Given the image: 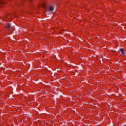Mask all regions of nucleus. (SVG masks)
<instances>
[{
	"mask_svg": "<svg viewBox=\"0 0 126 126\" xmlns=\"http://www.w3.org/2000/svg\"><path fill=\"white\" fill-rule=\"evenodd\" d=\"M53 10H54V7L51 6L48 7V11H53Z\"/></svg>",
	"mask_w": 126,
	"mask_h": 126,
	"instance_id": "obj_2",
	"label": "nucleus"
},
{
	"mask_svg": "<svg viewBox=\"0 0 126 126\" xmlns=\"http://www.w3.org/2000/svg\"><path fill=\"white\" fill-rule=\"evenodd\" d=\"M120 52H121L122 55H125V52H124V49L122 48H120Z\"/></svg>",
	"mask_w": 126,
	"mask_h": 126,
	"instance_id": "obj_3",
	"label": "nucleus"
},
{
	"mask_svg": "<svg viewBox=\"0 0 126 126\" xmlns=\"http://www.w3.org/2000/svg\"><path fill=\"white\" fill-rule=\"evenodd\" d=\"M6 28H7L8 30L11 28V24L9 23H8L6 25Z\"/></svg>",
	"mask_w": 126,
	"mask_h": 126,
	"instance_id": "obj_1",
	"label": "nucleus"
},
{
	"mask_svg": "<svg viewBox=\"0 0 126 126\" xmlns=\"http://www.w3.org/2000/svg\"><path fill=\"white\" fill-rule=\"evenodd\" d=\"M9 15H11V14H9Z\"/></svg>",
	"mask_w": 126,
	"mask_h": 126,
	"instance_id": "obj_4",
	"label": "nucleus"
}]
</instances>
